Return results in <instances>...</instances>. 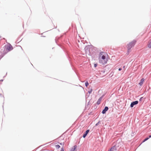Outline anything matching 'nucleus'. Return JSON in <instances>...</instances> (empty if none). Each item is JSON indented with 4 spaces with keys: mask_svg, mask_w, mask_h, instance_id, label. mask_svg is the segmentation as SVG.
<instances>
[{
    "mask_svg": "<svg viewBox=\"0 0 151 151\" xmlns=\"http://www.w3.org/2000/svg\"><path fill=\"white\" fill-rule=\"evenodd\" d=\"M108 55L105 52H101L99 55V63L102 65L106 64L108 60Z\"/></svg>",
    "mask_w": 151,
    "mask_h": 151,
    "instance_id": "f257e3e1",
    "label": "nucleus"
},
{
    "mask_svg": "<svg viewBox=\"0 0 151 151\" xmlns=\"http://www.w3.org/2000/svg\"><path fill=\"white\" fill-rule=\"evenodd\" d=\"M13 49L12 46L9 44H8L5 45L3 51V55H5L9 52L12 50Z\"/></svg>",
    "mask_w": 151,
    "mask_h": 151,
    "instance_id": "f03ea898",
    "label": "nucleus"
},
{
    "mask_svg": "<svg viewBox=\"0 0 151 151\" xmlns=\"http://www.w3.org/2000/svg\"><path fill=\"white\" fill-rule=\"evenodd\" d=\"M136 42V41L135 40H133L127 45V52L128 53V54H129L131 52V48L134 46Z\"/></svg>",
    "mask_w": 151,
    "mask_h": 151,
    "instance_id": "7ed1b4c3",
    "label": "nucleus"
},
{
    "mask_svg": "<svg viewBox=\"0 0 151 151\" xmlns=\"http://www.w3.org/2000/svg\"><path fill=\"white\" fill-rule=\"evenodd\" d=\"M138 102L137 101H134V102H132L130 106L131 107H133L134 105L137 104L138 103Z\"/></svg>",
    "mask_w": 151,
    "mask_h": 151,
    "instance_id": "20e7f679",
    "label": "nucleus"
},
{
    "mask_svg": "<svg viewBox=\"0 0 151 151\" xmlns=\"http://www.w3.org/2000/svg\"><path fill=\"white\" fill-rule=\"evenodd\" d=\"M108 108L107 106H106L105 107L104 109L103 110L102 113L103 114L105 113L108 110Z\"/></svg>",
    "mask_w": 151,
    "mask_h": 151,
    "instance_id": "39448f33",
    "label": "nucleus"
},
{
    "mask_svg": "<svg viewBox=\"0 0 151 151\" xmlns=\"http://www.w3.org/2000/svg\"><path fill=\"white\" fill-rule=\"evenodd\" d=\"M116 149L115 146H113L111 147L109 151H116Z\"/></svg>",
    "mask_w": 151,
    "mask_h": 151,
    "instance_id": "423d86ee",
    "label": "nucleus"
},
{
    "mask_svg": "<svg viewBox=\"0 0 151 151\" xmlns=\"http://www.w3.org/2000/svg\"><path fill=\"white\" fill-rule=\"evenodd\" d=\"M144 80H145V79L144 78H142L141 80H140V82H139V84L140 86H142V84H143V83H144Z\"/></svg>",
    "mask_w": 151,
    "mask_h": 151,
    "instance_id": "0eeeda50",
    "label": "nucleus"
},
{
    "mask_svg": "<svg viewBox=\"0 0 151 151\" xmlns=\"http://www.w3.org/2000/svg\"><path fill=\"white\" fill-rule=\"evenodd\" d=\"M89 131V130H87L85 132V133L83 135V137L84 138H85V137H86V136L87 134H88V133Z\"/></svg>",
    "mask_w": 151,
    "mask_h": 151,
    "instance_id": "6e6552de",
    "label": "nucleus"
},
{
    "mask_svg": "<svg viewBox=\"0 0 151 151\" xmlns=\"http://www.w3.org/2000/svg\"><path fill=\"white\" fill-rule=\"evenodd\" d=\"M101 99H102V98L101 97L99 99V100H98V101L97 102V104H99L100 103V102H101Z\"/></svg>",
    "mask_w": 151,
    "mask_h": 151,
    "instance_id": "1a4fd4ad",
    "label": "nucleus"
},
{
    "mask_svg": "<svg viewBox=\"0 0 151 151\" xmlns=\"http://www.w3.org/2000/svg\"><path fill=\"white\" fill-rule=\"evenodd\" d=\"M148 47L149 48H151V40L148 44Z\"/></svg>",
    "mask_w": 151,
    "mask_h": 151,
    "instance_id": "9d476101",
    "label": "nucleus"
},
{
    "mask_svg": "<svg viewBox=\"0 0 151 151\" xmlns=\"http://www.w3.org/2000/svg\"><path fill=\"white\" fill-rule=\"evenodd\" d=\"M77 147L75 145L73 146V148L72 149V151H75V150Z\"/></svg>",
    "mask_w": 151,
    "mask_h": 151,
    "instance_id": "9b49d317",
    "label": "nucleus"
},
{
    "mask_svg": "<svg viewBox=\"0 0 151 151\" xmlns=\"http://www.w3.org/2000/svg\"><path fill=\"white\" fill-rule=\"evenodd\" d=\"M55 147L57 149H58L60 147V146L58 145H56Z\"/></svg>",
    "mask_w": 151,
    "mask_h": 151,
    "instance_id": "f8f14e48",
    "label": "nucleus"
},
{
    "mask_svg": "<svg viewBox=\"0 0 151 151\" xmlns=\"http://www.w3.org/2000/svg\"><path fill=\"white\" fill-rule=\"evenodd\" d=\"M149 139V138L148 137H147L143 141V142H145V141H146V140H147L148 139Z\"/></svg>",
    "mask_w": 151,
    "mask_h": 151,
    "instance_id": "ddd939ff",
    "label": "nucleus"
},
{
    "mask_svg": "<svg viewBox=\"0 0 151 151\" xmlns=\"http://www.w3.org/2000/svg\"><path fill=\"white\" fill-rule=\"evenodd\" d=\"M88 85V83L87 81L85 83V86L87 87Z\"/></svg>",
    "mask_w": 151,
    "mask_h": 151,
    "instance_id": "4468645a",
    "label": "nucleus"
},
{
    "mask_svg": "<svg viewBox=\"0 0 151 151\" xmlns=\"http://www.w3.org/2000/svg\"><path fill=\"white\" fill-rule=\"evenodd\" d=\"M97 66V64H95L94 66L95 67H96Z\"/></svg>",
    "mask_w": 151,
    "mask_h": 151,
    "instance_id": "2eb2a0df",
    "label": "nucleus"
},
{
    "mask_svg": "<svg viewBox=\"0 0 151 151\" xmlns=\"http://www.w3.org/2000/svg\"><path fill=\"white\" fill-rule=\"evenodd\" d=\"M122 70V68H119V71H120V70Z\"/></svg>",
    "mask_w": 151,
    "mask_h": 151,
    "instance_id": "dca6fc26",
    "label": "nucleus"
},
{
    "mask_svg": "<svg viewBox=\"0 0 151 151\" xmlns=\"http://www.w3.org/2000/svg\"><path fill=\"white\" fill-rule=\"evenodd\" d=\"M60 144L62 145H63V143H60Z\"/></svg>",
    "mask_w": 151,
    "mask_h": 151,
    "instance_id": "f3484780",
    "label": "nucleus"
},
{
    "mask_svg": "<svg viewBox=\"0 0 151 151\" xmlns=\"http://www.w3.org/2000/svg\"><path fill=\"white\" fill-rule=\"evenodd\" d=\"M150 137H151V135H150L149 136V137L148 138H150Z\"/></svg>",
    "mask_w": 151,
    "mask_h": 151,
    "instance_id": "a211bd4d",
    "label": "nucleus"
},
{
    "mask_svg": "<svg viewBox=\"0 0 151 151\" xmlns=\"http://www.w3.org/2000/svg\"><path fill=\"white\" fill-rule=\"evenodd\" d=\"M0 95H1L3 96V94H0Z\"/></svg>",
    "mask_w": 151,
    "mask_h": 151,
    "instance_id": "6ab92c4d",
    "label": "nucleus"
},
{
    "mask_svg": "<svg viewBox=\"0 0 151 151\" xmlns=\"http://www.w3.org/2000/svg\"><path fill=\"white\" fill-rule=\"evenodd\" d=\"M61 151H64V150L63 149V148L62 149V150Z\"/></svg>",
    "mask_w": 151,
    "mask_h": 151,
    "instance_id": "aec40b11",
    "label": "nucleus"
},
{
    "mask_svg": "<svg viewBox=\"0 0 151 151\" xmlns=\"http://www.w3.org/2000/svg\"><path fill=\"white\" fill-rule=\"evenodd\" d=\"M125 68V66H123V68Z\"/></svg>",
    "mask_w": 151,
    "mask_h": 151,
    "instance_id": "412c9836",
    "label": "nucleus"
},
{
    "mask_svg": "<svg viewBox=\"0 0 151 151\" xmlns=\"http://www.w3.org/2000/svg\"><path fill=\"white\" fill-rule=\"evenodd\" d=\"M97 125V124H96V125Z\"/></svg>",
    "mask_w": 151,
    "mask_h": 151,
    "instance_id": "4be33fe9",
    "label": "nucleus"
}]
</instances>
